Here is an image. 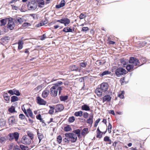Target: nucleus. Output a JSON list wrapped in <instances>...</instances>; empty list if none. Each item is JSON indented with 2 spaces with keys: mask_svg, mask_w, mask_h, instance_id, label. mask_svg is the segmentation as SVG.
I'll return each instance as SVG.
<instances>
[{
  "mask_svg": "<svg viewBox=\"0 0 150 150\" xmlns=\"http://www.w3.org/2000/svg\"><path fill=\"white\" fill-rule=\"evenodd\" d=\"M62 84V81H58L54 84L51 88L50 93L52 96H56L57 94L58 91H59V94H60L61 90L64 88L63 86H61Z\"/></svg>",
  "mask_w": 150,
  "mask_h": 150,
  "instance_id": "obj_1",
  "label": "nucleus"
},
{
  "mask_svg": "<svg viewBox=\"0 0 150 150\" xmlns=\"http://www.w3.org/2000/svg\"><path fill=\"white\" fill-rule=\"evenodd\" d=\"M65 136L67 138L70 139V141L72 143H74L76 142L77 139V135L76 134L72 133H67L65 134Z\"/></svg>",
  "mask_w": 150,
  "mask_h": 150,
  "instance_id": "obj_2",
  "label": "nucleus"
},
{
  "mask_svg": "<svg viewBox=\"0 0 150 150\" xmlns=\"http://www.w3.org/2000/svg\"><path fill=\"white\" fill-rule=\"evenodd\" d=\"M129 63L130 64H133L134 66H138L140 64V62L138 59L135 58L133 57L130 58Z\"/></svg>",
  "mask_w": 150,
  "mask_h": 150,
  "instance_id": "obj_3",
  "label": "nucleus"
},
{
  "mask_svg": "<svg viewBox=\"0 0 150 150\" xmlns=\"http://www.w3.org/2000/svg\"><path fill=\"white\" fill-rule=\"evenodd\" d=\"M31 142V139L27 135L23 136L22 138V142L25 144H29Z\"/></svg>",
  "mask_w": 150,
  "mask_h": 150,
  "instance_id": "obj_4",
  "label": "nucleus"
},
{
  "mask_svg": "<svg viewBox=\"0 0 150 150\" xmlns=\"http://www.w3.org/2000/svg\"><path fill=\"white\" fill-rule=\"evenodd\" d=\"M9 140H12L15 139L16 141H17L18 139L19 134L18 132H15L13 134L10 133L9 134Z\"/></svg>",
  "mask_w": 150,
  "mask_h": 150,
  "instance_id": "obj_5",
  "label": "nucleus"
},
{
  "mask_svg": "<svg viewBox=\"0 0 150 150\" xmlns=\"http://www.w3.org/2000/svg\"><path fill=\"white\" fill-rule=\"evenodd\" d=\"M37 4L36 2L33 1L29 2L28 5V7L30 10H35L37 7Z\"/></svg>",
  "mask_w": 150,
  "mask_h": 150,
  "instance_id": "obj_6",
  "label": "nucleus"
},
{
  "mask_svg": "<svg viewBox=\"0 0 150 150\" xmlns=\"http://www.w3.org/2000/svg\"><path fill=\"white\" fill-rule=\"evenodd\" d=\"M126 70L121 68H120L117 69L115 71L116 74L119 76L126 73Z\"/></svg>",
  "mask_w": 150,
  "mask_h": 150,
  "instance_id": "obj_7",
  "label": "nucleus"
},
{
  "mask_svg": "<svg viewBox=\"0 0 150 150\" xmlns=\"http://www.w3.org/2000/svg\"><path fill=\"white\" fill-rule=\"evenodd\" d=\"M57 22L64 24L65 26L68 25L70 23V20L68 18H65L58 20L57 21Z\"/></svg>",
  "mask_w": 150,
  "mask_h": 150,
  "instance_id": "obj_8",
  "label": "nucleus"
},
{
  "mask_svg": "<svg viewBox=\"0 0 150 150\" xmlns=\"http://www.w3.org/2000/svg\"><path fill=\"white\" fill-rule=\"evenodd\" d=\"M8 28L12 30L13 29L15 26V24L14 22L13 21L12 19H9L7 24Z\"/></svg>",
  "mask_w": 150,
  "mask_h": 150,
  "instance_id": "obj_9",
  "label": "nucleus"
},
{
  "mask_svg": "<svg viewBox=\"0 0 150 150\" xmlns=\"http://www.w3.org/2000/svg\"><path fill=\"white\" fill-rule=\"evenodd\" d=\"M108 87V84L106 83H103L100 85V88L102 90L103 92L107 91Z\"/></svg>",
  "mask_w": 150,
  "mask_h": 150,
  "instance_id": "obj_10",
  "label": "nucleus"
},
{
  "mask_svg": "<svg viewBox=\"0 0 150 150\" xmlns=\"http://www.w3.org/2000/svg\"><path fill=\"white\" fill-rule=\"evenodd\" d=\"M37 99L38 103L40 105H45L46 103L45 101L39 96L37 97Z\"/></svg>",
  "mask_w": 150,
  "mask_h": 150,
  "instance_id": "obj_11",
  "label": "nucleus"
},
{
  "mask_svg": "<svg viewBox=\"0 0 150 150\" xmlns=\"http://www.w3.org/2000/svg\"><path fill=\"white\" fill-rule=\"evenodd\" d=\"M64 106L62 104H58L56 106L55 109L56 111V112L61 111L64 109Z\"/></svg>",
  "mask_w": 150,
  "mask_h": 150,
  "instance_id": "obj_12",
  "label": "nucleus"
},
{
  "mask_svg": "<svg viewBox=\"0 0 150 150\" xmlns=\"http://www.w3.org/2000/svg\"><path fill=\"white\" fill-rule=\"evenodd\" d=\"M75 28L74 27L71 28L69 27L64 28L63 29V31L65 32H74Z\"/></svg>",
  "mask_w": 150,
  "mask_h": 150,
  "instance_id": "obj_13",
  "label": "nucleus"
},
{
  "mask_svg": "<svg viewBox=\"0 0 150 150\" xmlns=\"http://www.w3.org/2000/svg\"><path fill=\"white\" fill-rule=\"evenodd\" d=\"M16 121L15 119L13 116H11L8 119V123L9 125H12L15 124Z\"/></svg>",
  "mask_w": 150,
  "mask_h": 150,
  "instance_id": "obj_14",
  "label": "nucleus"
},
{
  "mask_svg": "<svg viewBox=\"0 0 150 150\" xmlns=\"http://www.w3.org/2000/svg\"><path fill=\"white\" fill-rule=\"evenodd\" d=\"M111 97L109 95H106L104 96L103 98V102L104 103L105 102L110 101L111 99Z\"/></svg>",
  "mask_w": 150,
  "mask_h": 150,
  "instance_id": "obj_15",
  "label": "nucleus"
},
{
  "mask_svg": "<svg viewBox=\"0 0 150 150\" xmlns=\"http://www.w3.org/2000/svg\"><path fill=\"white\" fill-rule=\"evenodd\" d=\"M36 1L38 4V6L40 8L43 7L45 5V1L43 0H36Z\"/></svg>",
  "mask_w": 150,
  "mask_h": 150,
  "instance_id": "obj_16",
  "label": "nucleus"
},
{
  "mask_svg": "<svg viewBox=\"0 0 150 150\" xmlns=\"http://www.w3.org/2000/svg\"><path fill=\"white\" fill-rule=\"evenodd\" d=\"M49 90H44L42 93V97L44 98H47L49 95Z\"/></svg>",
  "mask_w": 150,
  "mask_h": 150,
  "instance_id": "obj_17",
  "label": "nucleus"
},
{
  "mask_svg": "<svg viewBox=\"0 0 150 150\" xmlns=\"http://www.w3.org/2000/svg\"><path fill=\"white\" fill-rule=\"evenodd\" d=\"M103 92L102 90L100 88H97L95 91L96 93L99 97L101 96Z\"/></svg>",
  "mask_w": 150,
  "mask_h": 150,
  "instance_id": "obj_18",
  "label": "nucleus"
},
{
  "mask_svg": "<svg viewBox=\"0 0 150 150\" xmlns=\"http://www.w3.org/2000/svg\"><path fill=\"white\" fill-rule=\"evenodd\" d=\"M81 109L82 110L86 111H89L90 110L89 106L86 104H84L82 105Z\"/></svg>",
  "mask_w": 150,
  "mask_h": 150,
  "instance_id": "obj_19",
  "label": "nucleus"
},
{
  "mask_svg": "<svg viewBox=\"0 0 150 150\" xmlns=\"http://www.w3.org/2000/svg\"><path fill=\"white\" fill-rule=\"evenodd\" d=\"M26 113H27V115H25L28 117L29 116L32 118H34L33 113L30 109H27Z\"/></svg>",
  "mask_w": 150,
  "mask_h": 150,
  "instance_id": "obj_20",
  "label": "nucleus"
},
{
  "mask_svg": "<svg viewBox=\"0 0 150 150\" xmlns=\"http://www.w3.org/2000/svg\"><path fill=\"white\" fill-rule=\"evenodd\" d=\"M65 4V3L64 0H62L59 4L57 5L56 6V8H60L64 6Z\"/></svg>",
  "mask_w": 150,
  "mask_h": 150,
  "instance_id": "obj_21",
  "label": "nucleus"
},
{
  "mask_svg": "<svg viewBox=\"0 0 150 150\" xmlns=\"http://www.w3.org/2000/svg\"><path fill=\"white\" fill-rule=\"evenodd\" d=\"M25 21V20L24 18L22 17L21 18H17L16 20V22L17 23L20 24H21L23 22Z\"/></svg>",
  "mask_w": 150,
  "mask_h": 150,
  "instance_id": "obj_22",
  "label": "nucleus"
},
{
  "mask_svg": "<svg viewBox=\"0 0 150 150\" xmlns=\"http://www.w3.org/2000/svg\"><path fill=\"white\" fill-rule=\"evenodd\" d=\"M88 132V128H84L81 132V135L82 136H85Z\"/></svg>",
  "mask_w": 150,
  "mask_h": 150,
  "instance_id": "obj_23",
  "label": "nucleus"
},
{
  "mask_svg": "<svg viewBox=\"0 0 150 150\" xmlns=\"http://www.w3.org/2000/svg\"><path fill=\"white\" fill-rule=\"evenodd\" d=\"M93 116H91L87 120V123L90 125H91L93 123Z\"/></svg>",
  "mask_w": 150,
  "mask_h": 150,
  "instance_id": "obj_24",
  "label": "nucleus"
},
{
  "mask_svg": "<svg viewBox=\"0 0 150 150\" xmlns=\"http://www.w3.org/2000/svg\"><path fill=\"white\" fill-rule=\"evenodd\" d=\"M43 86L42 85H39L35 88L34 90L36 92H38L41 91Z\"/></svg>",
  "mask_w": 150,
  "mask_h": 150,
  "instance_id": "obj_25",
  "label": "nucleus"
},
{
  "mask_svg": "<svg viewBox=\"0 0 150 150\" xmlns=\"http://www.w3.org/2000/svg\"><path fill=\"white\" fill-rule=\"evenodd\" d=\"M134 66L133 64H129L127 65L126 69L128 71H130L133 69Z\"/></svg>",
  "mask_w": 150,
  "mask_h": 150,
  "instance_id": "obj_26",
  "label": "nucleus"
},
{
  "mask_svg": "<svg viewBox=\"0 0 150 150\" xmlns=\"http://www.w3.org/2000/svg\"><path fill=\"white\" fill-rule=\"evenodd\" d=\"M74 115L76 117H81L83 115V112L81 111L76 112Z\"/></svg>",
  "mask_w": 150,
  "mask_h": 150,
  "instance_id": "obj_27",
  "label": "nucleus"
},
{
  "mask_svg": "<svg viewBox=\"0 0 150 150\" xmlns=\"http://www.w3.org/2000/svg\"><path fill=\"white\" fill-rule=\"evenodd\" d=\"M104 141L105 142H108V144H111L112 143L111 140L110 139V137L107 136H106L104 137Z\"/></svg>",
  "mask_w": 150,
  "mask_h": 150,
  "instance_id": "obj_28",
  "label": "nucleus"
},
{
  "mask_svg": "<svg viewBox=\"0 0 150 150\" xmlns=\"http://www.w3.org/2000/svg\"><path fill=\"white\" fill-rule=\"evenodd\" d=\"M78 67L75 65L71 66L69 68L71 71H78Z\"/></svg>",
  "mask_w": 150,
  "mask_h": 150,
  "instance_id": "obj_29",
  "label": "nucleus"
},
{
  "mask_svg": "<svg viewBox=\"0 0 150 150\" xmlns=\"http://www.w3.org/2000/svg\"><path fill=\"white\" fill-rule=\"evenodd\" d=\"M18 49L19 50L21 49L23 47V42L22 41L20 40L18 43Z\"/></svg>",
  "mask_w": 150,
  "mask_h": 150,
  "instance_id": "obj_30",
  "label": "nucleus"
},
{
  "mask_svg": "<svg viewBox=\"0 0 150 150\" xmlns=\"http://www.w3.org/2000/svg\"><path fill=\"white\" fill-rule=\"evenodd\" d=\"M50 110L49 111V113L50 114H52L54 112V106H49Z\"/></svg>",
  "mask_w": 150,
  "mask_h": 150,
  "instance_id": "obj_31",
  "label": "nucleus"
},
{
  "mask_svg": "<svg viewBox=\"0 0 150 150\" xmlns=\"http://www.w3.org/2000/svg\"><path fill=\"white\" fill-rule=\"evenodd\" d=\"M125 93L123 91H121L119 92L118 95V96L120 98H124V95Z\"/></svg>",
  "mask_w": 150,
  "mask_h": 150,
  "instance_id": "obj_32",
  "label": "nucleus"
},
{
  "mask_svg": "<svg viewBox=\"0 0 150 150\" xmlns=\"http://www.w3.org/2000/svg\"><path fill=\"white\" fill-rule=\"evenodd\" d=\"M31 25L30 23H24L22 25V27L24 28H26L30 26Z\"/></svg>",
  "mask_w": 150,
  "mask_h": 150,
  "instance_id": "obj_33",
  "label": "nucleus"
},
{
  "mask_svg": "<svg viewBox=\"0 0 150 150\" xmlns=\"http://www.w3.org/2000/svg\"><path fill=\"white\" fill-rule=\"evenodd\" d=\"M68 97L67 96H61L60 97V99L61 101H65L67 99Z\"/></svg>",
  "mask_w": 150,
  "mask_h": 150,
  "instance_id": "obj_34",
  "label": "nucleus"
},
{
  "mask_svg": "<svg viewBox=\"0 0 150 150\" xmlns=\"http://www.w3.org/2000/svg\"><path fill=\"white\" fill-rule=\"evenodd\" d=\"M11 102H15L18 100V98L15 96H13L11 97Z\"/></svg>",
  "mask_w": 150,
  "mask_h": 150,
  "instance_id": "obj_35",
  "label": "nucleus"
},
{
  "mask_svg": "<svg viewBox=\"0 0 150 150\" xmlns=\"http://www.w3.org/2000/svg\"><path fill=\"white\" fill-rule=\"evenodd\" d=\"M121 64L123 66L125 67V65L127 64V62H125V60L124 59H121L120 60Z\"/></svg>",
  "mask_w": 150,
  "mask_h": 150,
  "instance_id": "obj_36",
  "label": "nucleus"
},
{
  "mask_svg": "<svg viewBox=\"0 0 150 150\" xmlns=\"http://www.w3.org/2000/svg\"><path fill=\"white\" fill-rule=\"evenodd\" d=\"M64 130L66 132H69L71 130V128L69 125H67L64 127Z\"/></svg>",
  "mask_w": 150,
  "mask_h": 150,
  "instance_id": "obj_37",
  "label": "nucleus"
},
{
  "mask_svg": "<svg viewBox=\"0 0 150 150\" xmlns=\"http://www.w3.org/2000/svg\"><path fill=\"white\" fill-rule=\"evenodd\" d=\"M6 140V139L4 137H1L0 138V142L1 144H4Z\"/></svg>",
  "mask_w": 150,
  "mask_h": 150,
  "instance_id": "obj_38",
  "label": "nucleus"
},
{
  "mask_svg": "<svg viewBox=\"0 0 150 150\" xmlns=\"http://www.w3.org/2000/svg\"><path fill=\"white\" fill-rule=\"evenodd\" d=\"M87 63L83 62H81L80 63L79 65L81 67H84L87 66Z\"/></svg>",
  "mask_w": 150,
  "mask_h": 150,
  "instance_id": "obj_39",
  "label": "nucleus"
},
{
  "mask_svg": "<svg viewBox=\"0 0 150 150\" xmlns=\"http://www.w3.org/2000/svg\"><path fill=\"white\" fill-rule=\"evenodd\" d=\"M8 111L9 112L11 113H13L16 112L15 110V108L13 106H12L11 108H9Z\"/></svg>",
  "mask_w": 150,
  "mask_h": 150,
  "instance_id": "obj_40",
  "label": "nucleus"
},
{
  "mask_svg": "<svg viewBox=\"0 0 150 150\" xmlns=\"http://www.w3.org/2000/svg\"><path fill=\"white\" fill-rule=\"evenodd\" d=\"M112 125H111V124L110 123H109V125H108V128L106 129V130L105 131V133L106 132L107 129L108 130V132L109 133H110L111 132V129H112Z\"/></svg>",
  "mask_w": 150,
  "mask_h": 150,
  "instance_id": "obj_41",
  "label": "nucleus"
},
{
  "mask_svg": "<svg viewBox=\"0 0 150 150\" xmlns=\"http://www.w3.org/2000/svg\"><path fill=\"white\" fill-rule=\"evenodd\" d=\"M57 142L59 144H60L62 141V136L60 135L58 136L57 137Z\"/></svg>",
  "mask_w": 150,
  "mask_h": 150,
  "instance_id": "obj_42",
  "label": "nucleus"
},
{
  "mask_svg": "<svg viewBox=\"0 0 150 150\" xmlns=\"http://www.w3.org/2000/svg\"><path fill=\"white\" fill-rule=\"evenodd\" d=\"M4 99L6 101H9L10 99V96H8V94H5L4 96Z\"/></svg>",
  "mask_w": 150,
  "mask_h": 150,
  "instance_id": "obj_43",
  "label": "nucleus"
},
{
  "mask_svg": "<svg viewBox=\"0 0 150 150\" xmlns=\"http://www.w3.org/2000/svg\"><path fill=\"white\" fill-rule=\"evenodd\" d=\"M74 132L76 134H77L76 135L77 136H78L79 137L80 135V131L79 129H78L75 130Z\"/></svg>",
  "mask_w": 150,
  "mask_h": 150,
  "instance_id": "obj_44",
  "label": "nucleus"
},
{
  "mask_svg": "<svg viewBox=\"0 0 150 150\" xmlns=\"http://www.w3.org/2000/svg\"><path fill=\"white\" fill-rule=\"evenodd\" d=\"M6 123L5 121L3 119H0V127L4 126Z\"/></svg>",
  "mask_w": 150,
  "mask_h": 150,
  "instance_id": "obj_45",
  "label": "nucleus"
},
{
  "mask_svg": "<svg viewBox=\"0 0 150 150\" xmlns=\"http://www.w3.org/2000/svg\"><path fill=\"white\" fill-rule=\"evenodd\" d=\"M37 135L39 140V142H40L43 138V135L42 134L39 133L38 132H37Z\"/></svg>",
  "mask_w": 150,
  "mask_h": 150,
  "instance_id": "obj_46",
  "label": "nucleus"
},
{
  "mask_svg": "<svg viewBox=\"0 0 150 150\" xmlns=\"http://www.w3.org/2000/svg\"><path fill=\"white\" fill-rule=\"evenodd\" d=\"M0 21L1 23V26L4 25L6 23V20L5 19H2Z\"/></svg>",
  "mask_w": 150,
  "mask_h": 150,
  "instance_id": "obj_47",
  "label": "nucleus"
},
{
  "mask_svg": "<svg viewBox=\"0 0 150 150\" xmlns=\"http://www.w3.org/2000/svg\"><path fill=\"white\" fill-rule=\"evenodd\" d=\"M27 133L28 135V137L32 140L33 138V134L29 132H28Z\"/></svg>",
  "mask_w": 150,
  "mask_h": 150,
  "instance_id": "obj_48",
  "label": "nucleus"
},
{
  "mask_svg": "<svg viewBox=\"0 0 150 150\" xmlns=\"http://www.w3.org/2000/svg\"><path fill=\"white\" fill-rule=\"evenodd\" d=\"M20 147L21 149H19V150H28V147L23 145H21L20 146Z\"/></svg>",
  "mask_w": 150,
  "mask_h": 150,
  "instance_id": "obj_49",
  "label": "nucleus"
},
{
  "mask_svg": "<svg viewBox=\"0 0 150 150\" xmlns=\"http://www.w3.org/2000/svg\"><path fill=\"white\" fill-rule=\"evenodd\" d=\"M13 95L15 94L17 96H19L20 95V94L18 91L13 89Z\"/></svg>",
  "mask_w": 150,
  "mask_h": 150,
  "instance_id": "obj_50",
  "label": "nucleus"
},
{
  "mask_svg": "<svg viewBox=\"0 0 150 150\" xmlns=\"http://www.w3.org/2000/svg\"><path fill=\"white\" fill-rule=\"evenodd\" d=\"M109 74V72L108 71H105L100 74V76H103L104 75L108 74Z\"/></svg>",
  "mask_w": 150,
  "mask_h": 150,
  "instance_id": "obj_51",
  "label": "nucleus"
},
{
  "mask_svg": "<svg viewBox=\"0 0 150 150\" xmlns=\"http://www.w3.org/2000/svg\"><path fill=\"white\" fill-rule=\"evenodd\" d=\"M75 119L74 116L70 117L69 118V122H72L75 120Z\"/></svg>",
  "mask_w": 150,
  "mask_h": 150,
  "instance_id": "obj_52",
  "label": "nucleus"
},
{
  "mask_svg": "<svg viewBox=\"0 0 150 150\" xmlns=\"http://www.w3.org/2000/svg\"><path fill=\"white\" fill-rule=\"evenodd\" d=\"M103 132H97L96 137L97 138H101L102 137Z\"/></svg>",
  "mask_w": 150,
  "mask_h": 150,
  "instance_id": "obj_53",
  "label": "nucleus"
},
{
  "mask_svg": "<svg viewBox=\"0 0 150 150\" xmlns=\"http://www.w3.org/2000/svg\"><path fill=\"white\" fill-rule=\"evenodd\" d=\"M36 117L37 119L39 120L40 122H42L43 120L41 118V115L40 114H39V115L37 116Z\"/></svg>",
  "mask_w": 150,
  "mask_h": 150,
  "instance_id": "obj_54",
  "label": "nucleus"
},
{
  "mask_svg": "<svg viewBox=\"0 0 150 150\" xmlns=\"http://www.w3.org/2000/svg\"><path fill=\"white\" fill-rule=\"evenodd\" d=\"M86 17V15L82 13L79 16V18L80 19H83Z\"/></svg>",
  "mask_w": 150,
  "mask_h": 150,
  "instance_id": "obj_55",
  "label": "nucleus"
},
{
  "mask_svg": "<svg viewBox=\"0 0 150 150\" xmlns=\"http://www.w3.org/2000/svg\"><path fill=\"white\" fill-rule=\"evenodd\" d=\"M68 139H69L68 138H65L63 139V141L64 142L68 144L69 143L70 141Z\"/></svg>",
  "mask_w": 150,
  "mask_h": 150,
  "instance_id": "obj_56",
  "label": "nucleus"
},
{
  "mask_svg": "<svg viewBox=\"0 0 150 150\" xmlns=\"http://www.w3.org/2000/svg\"><path fill=\"white\" fill-rule=\"evenodd\" d=\"M100 121V118L98 119L95 122V124L94 125V127H96L98 125V123Z\"/></svg>",
  "mask_w": 150,
  "mask_h": 150,
  "instance_id": "obj_57",
  "label": "nucleus"
},
{
  "mask_svg": "<svg viewBox=\"0 0 150 150\" xmlns=\"http://www.w3.org/2000/svg\"><path fill=\"white\" fill-rule=\"evenodd\" d=\"M89 30V28L87 27H83L82 28L81 31H86Z\"/></svg>",
  "mask_w": 150,
  "mask_h": 150,
  "instance_id": "obj_58",
  "label": "nucleus"
},
{
  "mask_svg": "<svg viewBox=\"0 0 150 150\" xmlns=\"http://www.w3.org/2000/svg\"><path fill=\"white\" fill-rule=\"evenodd\" d=\"M88 116V114L87 112H85L83 114V117L84 118H87Z\"/></svg>",
  "mask_w": 150,
  "mask_h": 150,
  "instance_id": "obj_59",
  "label": "nucleus"
},
{
  "mask_svg": "<svg viewBox=\"0 0 150 150\" xmlns=\"http://www.w3.org/2000/svg\"><path fill=\"white\" fill-rule=\"evenodd\" d=\"M46 38V35H45V34H44L42 36H41L40 37V39L41 40H44Z\"/></svg>",
  "mask_w": 150,
  "mask_h": 150,
  "instance_id": "obj_60",
  "label": "nucleus"
},
{
  "mask_svg": "<svg viewBox=\"0 0 150 150\" xmlns=\"http://www.w3.org/2000/svg\"><path fill=\"white\" fill-rule=\"evenodd\" d=\"M19 117L20 118L22 119H24L25 117V116L23 114H21L19 115Z\"/></svg>",
  "mask_w": 150,
  "mask_h": 150,
  "instance_id": "obj_61",
  "label": "nucleus"
},
{
  "mask_svg": "<svg viewBox=\"0 0 150 150\" xmlns=\"http://www.w3.org/2000/svg\"><path fill=\"white\" fill-rule=\"evenodd\" d=\"M8 93L11 94V95H13V90H11L8 91Z\"/></svg>",
  "mask_w": 150,
  "mask_h": 150,
  "instance_id": "obj_62",
  "label": "nucleus"
},
{
  "mask_svg": "<svg viewBox=\"0 0 150 150\" xmlns=\"http://www.w3.org/2000/svg\"><path fill=\"white\" fill-rule=\"evenodd\" d=\"M22 109L23 111V112H24L25 114V115H27V113H26L27 111H26L24 107H22Z\"/></svg>",
  "mask_w": 150,
  "mask_h": 150,
  "instance_id": "obj_63",
  "label": "nucleus"
},
{
  "mask_svg": "<svg viewBox=\"0 0 150 150\" xmlns=\"http://www.w3.org/2000/svg\"><path fill=\"white\" fill-rule=\"evenodd\" d=\"M40 23V24L41 26H42L45 24L46 23L45 21L43 22V21H42Z\"/></svg>",
  "mask_w": 150,
  "mask_h": 150,
  "instance_id": "obj_64",
  "label": "nucleus"
}]
</instances>
